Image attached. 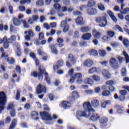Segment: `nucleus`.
Returning <instances> with one entry per match:
<instances>
[{
  "label": "nucleus",
  "mask_w": 129,
  "mask_h": 129,
  "mask_svg": "<svg viewBox=\"0 0 129 129\" xmlns=\"http://www.w3.org/2000/svg\"><path fill=\"white\" fill-rule=\"evenodd\" d=\"M107 15L106 14H104L101 16H98L95 18V22L98 23L99 27L101 28H104V27H106V25H107V19H106V17Z\"/></svg>",
  "instance_id": "obj_1"
},
{
  "label": "nucleus",
  "mask_w": 129,
  "mask_h": 129,
  "mask_svg": "<svg viewBox=\"0 0 129 129\" xmlns=\"http://www.w3.org/2000/svg\"><path fill=\"white\" fill-rule=\"evenodd\" d=\"M7 102V96L4 92H0V113L5 109V105Z\"/></svg>",
  "instance_id": "obj_2"
},
{
  "label": "nucleus",
  "mask_w": 129,
  "mask_h": 129,
  "mask_svg": "<svg viewBox=\"0 0 129 129\" xmlns=\"http://www.w3.org/2000/svg\"><path fill=\"white\" fill-rule=\"evenodd\" d=\"M75 63H76V59H75L74 55H73V54L71 53L69 54L68 56V60L66 61V66L68 68H70L72 65H74Z\"/></svg>",
  "instance_id": "obj_3"
},
{
  "label": "nucleus",
  "mask_w": 129,
  "mask_h": 129,
  "mask_svg": "<svg viewBox=\"0 0 129 129\" xmlns=\"http://www.w3.org/2000/svg\"><path fill=\"white\" fill-rule=\"evenodd\" d=\"M123 55H124V57H122L121 56H118L117 59L118 60L119 63L120 64H121V63H122V62H123L124 61H126V63H129V56L128 54H127V53H126V52L125 51H123Z\"/></svg>",
  "instance_id": "obj_4"
},
{
  "label": "nucleus",
  "mask_w": 129,
  "mask_h": 129,
  "mask_svg": "<svg viewBox=\"0 0 129 129\" xmlns=\"http://www.w3.org/2000/svg\"><path fill=\"white\" fill-rule=\"evenodd\" d=\"M40 115L41 116L42 119L43 120L50 121L53 119V118H52L50 114L46 111L40 112Z\"/></svg>",
  "instance_id": "obj_5"
},
{
  "label": "nucleus",
  "mask_w": 129,
  "mask_h": 129,
  "mask_svg": "<svg viewBox=\"0 0 129 129\" xmlns=\"http://www.w3.org/2000/svg\"><path fill=\"white\" fill-rule=\"evenodd\" d=\"M110 65L113 69H118V61L114 58H111L110 60Z\"/></svg>",
  "instance_id": "obj_6"
},
{
  "label": "nucleus",
  "mask_w": 129,
  "mask_h": 129,
  "mask_svg": "<svg viewBox=\"0 0 129 129\" xmlns=\"http://www.w3.org/2000/svg\"><path fill=\"white\" fill-rule=\"evenodd\" d=\"M36 92L37 94H41L42 92L46 93V87L44 85L42 86L41 84L38 85L36 89Z\"/></svg>",
  "instance_id": "obj_7"
},
{
  "label": "nucleus",
  "mask_w": 129,
  "mask_h": 129,
  "mask_svg": "<svg viewBox=\"0 0 129 129\" xmlns=\"http://www.w3.org/2000/svg\"><path fill=\"white\" fill-rule=\"evenodd\" d=\"M76 98H79V94L76 91H74L72 93V96L69 98V101L72 102L74 101Z\"/></svg>",
  "instance_id": "obj_8"
},
{
  "label": "nucleus",
  "mask_w": 129,
  "mask_h": 129,
  "mask_svg": "<svg viewBox=\"0 0 129 129\" xmlns=\"http://www.w3.org/2000/svg\"><path fill=\"white\" fill-rule=\"evenodd\" d=\"M108 121V119L105 117H102L100 119V122L101 123L100 127L101 128H104L106 126V123Z\"/></svg>",
  "instance_id": "obj_9"
},
{
  "label": "nucleus",
  "mask_w": 129,
  "mask_h": 129,
  "mask_svg": "<svg viewBox=\"0 0 129 129\" xmlns=\"http://www.w3.org/2000/svg\"><path fill=\"white\" fill-rule=\"evenodd\" d=\"M88 15L91 16H94L97 14V11L95 8H89L87 10Z\"/></svg>",
  "instance_id": "obj_10"
},
{
  "label": "nucleus",
  "mask_w": 129,
  "mask_h": 129,
  "mask_svg": "<svg viewBox=\"0 0 129 129\" xmlns=\"http://www.w3.org/2000/svg\"><path fill=\"white\" fill-rule=\"evenodd\" d=\"M95 110L93 109H91L90 110H85L84 117L88 118L92 114V112H94Z\"/></svg>",
  "instance_id": "obj_11"
},
{
  "label": "nucleus",
  "mask_w": 129,
  "mask_h": 129,
  "mask_svg": "<svg viewBox=\"0 0 129 129\" xmlns=\"http://www.w3.org/2000/svg\"><path fill=\"white\" fill-rule=\"evenodd\" d=\"M92 114L89 118V120H92V121H97L99 118H100V116L97 113H92Z\"/></svg>",
  "instance_id": "obj_12"
},
{
  "label": "nucleus",
  "mask_w": 129,
  "mask_h": 129,
  "mask_svg": "<svg viewBox=\"0 0 129 129\" xmlns=\"http://www.w3.org/2000/svg\"><path fill=\"white\" fill-rule=\"evenodd\" d=\"M76 23L77 25L83 26L85 23L83 21V17H78L77 19H76Z\"/></svg>",
  "instance_id": "obj_13"
},
{
  "label": "nucleus",
  "mask_w": 129,
  "mask_h": 129,
  "mask_svg": "<svg viewBox=\"0 0 129 129\" xmlns=\"http://www.w3.org/2000/svg\"><path fill=\"white\" fill-rule=\"evenodd\" d=\"M83 107L85 110H90V109H93L91 107V104L89 102H86L83 104Z\"/></svg>",
  "instance_id": "obj_14"
},
{
  "label": "nucleus",
  "mask_w": 129,
  "mask_h": 129,
  "mask_svg": "<svg viewBox=\"0 0 129 129\" xmlns=\"http://www.w3.org/2000/svg\"><path fill=\"white\" fill-rule=\"evenodd\" d=\"M80 31L82 32V33H87V32L91 31V28L89 26H84L80 29Z\"/></svg>",
  "instance_id": "obj_15"
},
{
  "label": "nucleus",
  "mask_w": 129,
  "mask_h": 129,
  "mask_svg": "<svg viewBox=\"0 0 129 129\" xmlns=\"http://www.w3.org/2000/svg\"><path fill=\"white\" fill-rule=\"evenodd\" d=\"M3 41H4V47L5 49H8V48L9 47V44H10L11 42L8 40V37H7V36L3 38Z\"/></svg>",
  "instance_id": "obj_16"
},
{
  "label": "nucleus",
  "mask_w": 129,
  "mask_h": 129,
  "mask_svg": "<svg viewBox=\"0 0 129 129\" xmlns=\"http://www.w3.org/2000/svg\"><path fill=\"white\" fill-rule=\"evenodd\" d=\"M92 65H93V61L90 59H87L84 62L85 67H91Z\"/></svg>",
  "instance_id": "obj_17"
},
{
  "label": "nucleus",
  "mask_w": 129,
  "mask_h": 129,
  "mask_svg": "<svg viewBox=\"0 0 129 129\" xmlns=\"http://www.w3.org/2000/svg\"><path fill=\"white\" fill-rule=\"evenodd\" d=\"M93 35L94 36V38L96 39H99L100 36H101V34L99 33L97 30L96 29L93 30Z\"/></svg>",
  "instance_id": "obj_18"
},
{
  "label": "nucleus",
  "mask_w": 129,
  "mask_h": 129,
  "mask_svg": "<svg viewBox=\"0 0 129 129\" xmlns=\"http://www.w3.org/2000/svg\"><path fill=\"white\" fill-rule=\"evenodd\" d=\"M61 106L65 109L69 108L71 106V104L67 101H63L61 104Z\"/></svg>",
  "instance_id": "obj_19"
},
{
  "label": "nucleus",
  "mask_w": 129,
  "mask_h": 129,
  "mask_svg": "<svg viewBox=\"0 0 129 129\" xmlns=\"http://www.w3.org/2000/svg\"><path fill=\"white\" fill-rule=\"evenodd\" d=\"M40 73L38 74V77L39 80H43V74L45 73V70H41L40 68H39Z\"/></svg>",
  "instance_id": "obj_20"
},
{
  "label": "nucleus",
  "mask_w": 129,
  "mask_h": 129,
  "mask_svg": "<svg viewBox=\"0 0 129 129\" xmlns=\"http://www.w3.org/2000/svg\"><path fill=\"white\" fill-rule=\"evenodd\" d=\"M91 34L89 33H85L83 34L82 36V39H83V40H90L91 38Z\"/></svg>",
  "instance_id": "obj_21"
},
{
  "label": "nucleus",
  "mask_w": 129,
  "mask_h": 129,
  "mask_svg": "<svg viewBox=\"0 0 129 129\" xmlns=\"http://www.w3.org/2000/svg\"><path fill=\"white\" fill-rule=\"evenodd\" d=\"M108 15L110 16V18H111L112 21H113V22H114L115 23H116L117 22V19H116V17H115V16H114V15H113V12H111L110 11H108Z\"/></svg>",
  "instance_id": "obj_22"
},
{
  "label": "nucleus",
  "mask_w": 129,
  "mask_h": 129,
  "mask_svg": "<svg viewBox=\"0 0 129 129\" xmlns=\"http://www.w3.org/2000/svg\"><path fill=\"white\" fill-rule=\"evenodd\" d=\"M102 75H103L104 77L106 78H110V74L108 71L106 70H104L102 72Z\"/></svg>",
  "instance_id": "obj_23"
},
{
  "label": "nucleus",
  "mask_w": 129,
  "mask_h": 129,
  "mask_svg": "<svg viewBox=\"0 0 129 129\" xmlns=\"http://www.w3.org/2000/svg\"><path fill=\"white\" fill-rule=\"evenodd\" d=\"M91 104L94 107H97L99 106V101L97 99H93L91 101Z\"/></svg>",
  "instance_id": "obj_24"
},
{
  "label": "nucleus",
  "mask_w": 129,
  "mask_h": 129,
  "mask_svg": "<svg viewBox=\"0 0 129 129\" xmlns=\"http://www.w3.org/2000/svg\"><path fill=\"white\" fill-rule=\"evenodd\" d=\"M31 115L34 119H36V120H38L39 119V117H38V112H37V111H32L31 113Z\"/></svg>",
  "instance_id": "obj_25"
},
{
  "label": "nucleus",
  "mask_w": 129,
  "mask_h": 129,
  "mask_svg": "<svg viewBox=\"0 0 129 129\" xmlns=\"http://www.w3.org/2000/svg\"><path fill=\"white\" fill-rule=\"evenodd\" d=\"M49 47H50L52 53H53V54H58V50H57V48H55V45H49Z\"/></svg>",
  "instance_id": "obj_26"
},
{
  "label": "nucleus",
  "mask_w": 129,
  "mask_h": 129,
  "mask_svg": "<svg viewBox=\"0 0 129 129\" xmlns=\"http://www.w3.org/2000/svg\"><path fill=\"white\" fill-rule=\"evenodd\" d=\"M89 54L91 56H98V52H97V51L95 49H92L91 50L89 51Z\"/></svg>",
  "instance_id": "obj_27"
},
{
  "label": "nucleus",
  "mask_w": 129,
  "mask_h": 129,
  "mask_svg": "<svg viewBox=\"0 0 129 129\" xmlns=\"http://www.w3.org/2000/svg\"><path fill=\"white\" fill-rule=\"evenodd\" d=\"M1 52H2V54L1 55V58H4V59H7L8 57H9V54H6L4 52V48L3 47L1 48Z\"/></svg>",
  "instance_id": "obj_28"
},
{
  "label": "nucleus",
  "mask_w": 129,
  "mask_h": 129,
  "mask_svg": "<svg viewBox=\"0 0 129 129\" xmlns=\"http://www.w3.org/2000/svg\"><path fill=\"white\" fill-rule=\"evenodd\" d=\"M13 22L15 26H20V25H21V21L18 20L16 18H13Z\"/></svg>",
  "instance_id": "obj_29"
},
{
  "label": "nucleus",
  "mask_w": 129,
  "mask_h": 129,
  "mask_svg": "<svg viewBox=\"0 0 129 129\" xmlns=\"http://www.w3.org/2000/svg\"><path fill=\"white\" fill-rule=\"evenodd\" d=\"M7 62L9 63V64H14V63H15V59H14V58L13 57H9V56H8L7 58Z\"/></svg>",
  "instance_id": "obj_30"
},
{
  "label": "nucleus",
  "mask_w": 129,
  "mask_h": 129,
  "mask_svg": "<svg viewBox=\"0 0 129 129\" xmlns=\"http://www.w3.org/2000/svg\"><path fill=\"white\" fill-rule=\"evenodd\" d=\"M11 43H13V42H16L17 41V38L16 36L14 35H12L10 38L7 39Z\"/></svg>",
  "instance_id": "obj_31"
},
{
  "label": "nucleus",
  "mask_w": 129,
  "mask_h": 129,
  "mask_svg": "<svg viewBox=\"0 0 129 129\" xmlns=\"http://www.w3.org/2000/svg\"><path fill=\"white\" fill-rule=\"evenodd\" d=\"M17 124V120L15 119H13L12 121V123H11L9 129H14L16 125Z\"/></svg>",
  "instance_id": "obj_32"
},
{
  "label": "nucleus",
  "mask_w": 129,
  "mask_h": 129,
  "mask_svg": "<svg viewBox=\"0 0 129 129\" xmlns=\"http://www.w3.org/2000/svg\"><path fill=\"white\" fill-rule=\"evenodd\" d=\"M84 112L85 111H77V116L84 117Z\"/></svg>",
  "instance_id": "obj_33"
},
{
  "label": "nucleus",
  "mask_w": 129,
  "mask_h": 129,
  "mask_svg": "<svg viewBox=\"0 0 129 129\" xmlns=\"http://www.w3.org/2000/svg\"><path fill=\"white\" fill-rule=\"evenodd\" d=\"M14 109H15L14 104L12 103H9L7 107V110H14Z\"/></svg>",
  "instance_id": "obj_34"
},
{
  "label": "nucleus",
  "mask_w": 129,
  "mask_h": 129,
  "mask_svg": "<svg viewBox=\"0 0 129 129\" xmlns=\"http://www.w3.org/2000/svg\"><path fill=\"white\" fill-rule=\"evenodd\" d=\"M102 95L103 96H109L110 95V92L108 90H105L102 92Z\"/></svg>",
  "instance_id": "obj_35"
},
{
  "label": "nucleus",
  "mask_w": 129,
  "mask_h": 129,
  "mask_svg": "<svg viewBox=\"0 0 129 129\" xmlns=\"http://www.w3.org/2000/svg\"><path fill=\"white\" fill-rule=\"evenodd\" d=\"M87 82V83H88V84H91V85L93 84V80L92 79L87 78L84 81V82Z\"/></svg>",
  "instance_id": "obj_36"
},
{
  "label": "nucleus",
  "mask_w": 129,
  "mask_h": 129,
  "mask_svg": "<svg viewBox=\"0 0 129 129\" xmlns=\"http://www.w3.org/2000/svg\"><path fill=\"white\" fill-rule=\"evenodd\" d=\"M89 7H94L95 6V2L93 0H90L88 2Z\"/></svg>",
  "instance_id": "obj_37"
},
{
  "label": "nucleus",
  "mask_w": 129,
  "mask_h": 129,
  "mask_svg": "<svg viewBox=\"0 0 129 129\" xmlns=\"http://www.w3.org/2000/svg\"><path fill=\"white\" fill-rule=\"evenodd\" d=\"M107 35L109 36V37H110V38H113L115 35V33H114V32L112 31H107Z\"/></svg>",
  "instance_id": "obj_38"
},
{
  "label": "nucleus",
  "mask_w": 129,
  "mask_h": 129,
  "mask_svg": "<svg viewBox=\"0 0 129 129\" xmlns=\"http://www.w3.org/2000/svg\"><path fill=\"white\" fill-rule=\"evenodd\" d=\"M121 14H122L123 15H124L125 14H129V8H126L124 9H123L122 11H120Z\"/></svg>",
  "instance_id": "obj_39"
},
{
  "label": "nucleus",
  "mask_w": 129,
  "mask_h": 129,
  "mask_svg": "<svg viewBox=\"0 0 129 129\" xmlns=\"http://www.w3.org/2000/svg\"><path fill=\"white\" fill-rule=\"evenodd\" d=\"M44 75L45 76V80L47 84H50L51 82H50V77H48V73H44Z\"/></svg>",
  "instance_id": "obj_40"
},
{
  "label": "nucleus",
  "mask_w": 129,
  "mask_h": 129,
  "mask_svg": "<svg viewBox=\"0 0 129 129\" xmlns=\"http://www.w3.org/2000/svg\"><path fill=\"white\" fill-rule=\"evenodd\" d=\"M99 55H101V57H104L106 55V52L104 50H99Z\"/></svg>",
  "instance_id": "obj_41"
},
{
  "label": "nucleus",
  "mask_w": 129,
  "mask_h": 129,
  "mask_svg": "<svg viewBox=\"0 0 129 129\" xmlns=\"http://www.w3.org/2000/svg\"><path fill=\"white\" fill-rule=\"evenodd\" d=\"M36 5L38 7H42L44 6V1L43 0H39L36 2Z\"/></svg>",
  "instance_id": "obj_42"
},
{
  "label": "nucleus",
  "mask_w": 129,
  "mask_h": 129,
  "mask_svg": "<svg viewBox=\"0 0 129 129\" xmlns=\"http://www.w3.org/2000/svg\"><path fill=\"white\" fill-rule=\"evenodd\" d=\"M98 8L100 10V11H105V8H104V5L102 4H99L98 5Z\"/></svg>",
  "instance_id": "obj_43"
},
{
  "label": "nucleus",
  "mask_w": 129,
  "mask_h": 129,
  "mask_svg": "<svg viewBox=\"0 0 129 129\" xmlns=\"http://www.w3.org/2000/svg\"><path fill=\"white\" fill-rule=\"evenodd\" d=\"M21 23H22V24H23L24 28H26V29H28L29 28V25L26 21L21 20Z\"/></svg>",
  "instance_id": "obj_44"
},
{
  "label": "nucleus",
  "mask_w": 129,
  "mask_h": 129,
  "mask_svg": "<svg viewBox=\"0 0 129 129\" xmlns=\"http://www.w3.org/2000/svg\"><path fill=\"white\" fill-rule=\"evenodd\" d=\"M94 72H96V68L95 67H93L89 70V73H90V74H92L94 73Z\"/></svg>",
  "instance_id": "obj_45"
},
{
  "label": "nucleus",
  "mask_w": 129,
  "mask_h": 129,
  "mask_svg": "<svg viewBox=\"0 0 129 129\" xmlns=\"http://www.w3.org/2000/svg\"><path fill=\"white\" fill-rule=\"evenodd\" d=\"M74 16H82V13L78 11H74L73 12Z\"/></svg>",
  "instance_id": "obj_46"
},
{
  "label": "nucleus",
  "mask_w": 129,
  "mask_h": 129,
  "mask_svg": "<svg viewBox=\"0 0 129 129\" xmlns=\"http://www.w3.org/2000/svg\"><path fill=\"white\" fill-rule=\"evenodd\" d=\"M119 45V44L118 43V42H112L111 43V46L113 48H116V47H118Z\"/></svg>",
  "instance_id": "obj_47"
},
{
  "label": "nucleus",
  "mask_w": 129,
  "mask_h": 129,
  "mask_svg": "<svg viewBox=\"0 0 129 129\" xmlns=\"http://www.w3.org/2000/svg\"><path fill=\"white\" fill-rule=\"evenodd\" d=\"M16 54L18 57H20L21 56V54H22V52H21V48L20 47H18L16 50Z\"/></svg>",
  "instance_id": "obj_48"
},
{
  "label": "nucleus",
  "mask_w": 129,
  "mask_h": 129,
  "mask_svg": "<svg viewBox=\"0 0 129 129\" xmlns=\"http://www.w3.org/2000/svg\"><path fill=\"white\" fill-rule=\"evenodd\" d=\"M68 25H67V22L66 20L61 21L60 24L61 28H64V27H66V26Z\"/></svg>",
  "instance_id": "obj_49"
},
{
  "label": "nucleus",
  "mask_w": 129,
  "mask_h": 129,
  "mask_svg": "<svg viewBox=\"0 0 129 129\" xmlns=\"http://www.w3.org/2000/svg\"><path fill=\"white\" fill-rule=\"evenodd\" d=\"M53 8L55 10H57L58 11H59V10H60L61 9V6H60V5H59V4H55L53 5Z\"/></svg>",
  "instance_id": "obj_50"
},
{
  "label": "nucleus",
  "mask_w": 129,
  "mask_h": 129,
  "mask_svg": "<svg viewBox=\"0 0 129 129\" xmlns=\"http://www.w3.org/2000/svg\"><path fill=\"white\" fill-rule=\"evenodd\" d=\"M123 45L125 46V47H127L129 46V41L127 39H124L123 41Z\"/></svg>",
  "instance_id": "obj_51"
},
{
  "label": "nucleus",
  "mask_w": 129,
  "mask_h": 129,
  "mask_svg": "<svg viewBox=\"0 0 129 129\" xmlns=\"http://www.w3.org/2000/svg\"><path fill=\"white\" fill-rule=\"evenodd\" d=\"M75 78H77V79H81L82 78V74L80 73H77L75 75Z\"/></svg>",
  "instance_id": "obj_52"
},
{
  "label": "nucleus",
  "mask_w": 129,
  "mask_h": 129,
  "mask_svg": "<svg viewBox=\"0 0 129 129\" xmlns=\"http://www.w3.org/2000/svg\"><path fill=\"white\" fill-rule=\"evenodd\" d=\"M93 79L95 80V81H100V77L98 76L94 75L93 76Z\"/></svg>",
  "instance_id": "obj_53"
},
{
  "label": "nucleus",
  "mask_w": 129,
  "mask_h": 129,
  "mask_svg": "<svg viewBox=\"0 0 129 129\" xmlns=\"http://www.w3.org/2000/svg\"><path fill=\"white\" fill-rule=\"evenodd\" d=\"M121 74L123 76H126V69L125 68L122 69Z\"/></svg>",
  "instance_id": "obj_54"
},
{
  "label": "nucleus",
  "mask_w": 129,
  "mask_h": 129,
  "mask_svg": "<svg viewBox=\"0 0 129 129\" xmlns=\"http://www.w3.org/2000/svg\"><path fill=\"white\" fill-rule=\"evenodd\" d=\"M120 94H121V95L125 96V95L127 94V92L125 90H121L120 91Z\"/></svg>",
  "instance_id": "obj_55"
},
{
  "label": "nucleus",
  "mask_w": 129,
  "mask_h": 129,
  "mask_svg": "<svg viewBox=\"0 0 129 129\" xmlns=\"http://www.w3.org/2000/svg\"><path fill=\"white\" fill-rule=\"evenodd\" d=\"M63 64H64V61L63 60H58L57 62V65L60 68L61 66H63Z\"/></svg>",
  "instance_id": "obj_56"
},
{
  "label": "nucleus",
  "mask_w": 129,
  "mask_h": 129,
  "mask_svg": "<svg viewBox=\"0 0 129 129\" xmlns=\"http://www.w3.org/2000/svg\"><path fill=\"white\" fill-rule=\"evenodd\" d=\"M69 31V26L66 25L63 27V33H67Z\"/></svg>",
  "instance_id": "obj_57"
},
{
  "label": "nucleus",
  "mask_w": 129,
  "mask_h": 129,
  "mask_svg": "<svg viewBox=\"0 0 129 129\" xmlns=\"http://www.w3.org/2000/svg\"><path fill=\"white\" fill-rule=\"evenodd\" d=\"M18 9L20 12H25V11H26V8L22 6H19Z\"/></svg>",
  "instance_id": "obj_58"
},
{
  "label": "nucleus",
  "mask_w": 129,
  "mask_h": 129,
  "mask_svg": "<svg viewBox=\"0 0 129 129\" xmlns=\"http://www.w3.org/2000/svg\"><path fill=\"white\" fill-rule=\"evenodd\" d=\"M114 83V82H113V81L112 80H110L106 82V84H107V85H110V86H111V85H113Z\"/></svg>",
  "instance_id": "obj_59"
},
{
  "label": "nucleus",
  "mask_w": 129,
  "mask_h": 129,
  "mask_svg": "<svg viewBox=\"0 0 129 129\" xmlns=\"http://www.w3.org/2000/svg\"><path fill=\"white\" fill-rule=\"evenodd\" d=\"M20 90H17V94L16 96V100H19L20 99Z\"/></svg>",
  "instance_id": "obj_60"
},
{
  "label": "nucleus",
  "mask_w": 129,
  "mask_h": 129,
  "mask_svg": "<svg viewBox=\"0 0 129 129\" xmlns=\"http://www.w3.org/2000/svg\"><path fill=\"white\" fill-rule=\"evenodd\" d=\"M118 99L120 100V101H124L125 100V96H123L122 95H121L119 98Z\"/></svg>",
  "instance_id": "obj_61"
},
{
  "label": "nucleus",
  "mask_w": 129,
  "mask_h": 129,
  "mask_svg": "<svg viewBox=\"0 0 129 129\" xmlns=\"http://www.w3.org/2000/svg\"><path fill=\"white\" fill-rule=\"evenodd\" d=\"M85 93L86 94L91 95L92 93H93V91L92 90H87L85 91Z\"/></svg>",
  "instance_id": "obj_62"
},
{
  "label": "nucleus",
  "mask_w": 129,
  "mask_h": 129,
  "mask_svg": "<svg viewBox=\"0 0 129 129\" xmlns=\"http://www.w3.org/2000/svg\"><path fill=\"white\" fill-rule=\"evenodd\" d=\"M49 26L50 28H56V27H57V23H56V22L51 23Z\"/></svg>",
  "instance_id": "obj_63"
},
{
  "label": "nucleus",
  "mask_w": 129,
  "mask_h": 129,
  "mask_svg": "<svg viewBox=\"0 0 129 129\" xmlns=\"http://www.w3.org/2000/svg\"><path fill=\"white\" fill-rule=\"evenodd\" d=\"M39 40H43L44 39V33L43 32L39 33Z\"/></svg>",
  "instance_id": "obj_64"
}]
</instances>
